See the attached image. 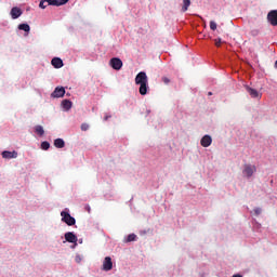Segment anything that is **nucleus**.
<instances>
[{
    "label": "nucleus",
    "instance_id": "obj_1",
    "mask_svg": "<svg viewBox=\"0 0 277 277\" xmlns=\"http://www.w3.org/2000/svg\"><path fill=\"white\" fill-rule=\"evenodd\" d=\"M135 84L140 85L138 92L141 96L148 94V76H146L145 71H141L136 75Z\"/></svg>",
    "mask_w": 277,
    "mask_h": 277
},
{
    "label": "nucleus",
    "instance_id": "obj_2",
    "mask_svg": "<svg viewBox=\"0 0 277 277\" xmlns=\"http://www.w3.org/2000/svg\"><path fill=\"white\" fill-rule=\"evenodd\" d=\"M69 0H41L39 3V8H41V10H47V5L44 3H48V5H54L56 8H60V5H66V3Z\"/></svg>",
    "mask_w": 277,
    "mask_h": 277
},
{
    "label": "nucleus",
    "instance_id": "obj_3",
    "mask_svg": "<svg viewBox=\"0 0 277 277\" xmlns=\"http://www.w3.org/2000/svg\"><path fill=\"white\" fill-rule=\"evenodd\" d=\"M61 216H62V222H65L67 226H75V224H77V221L75 220V217L70 215L69 212L62 211Z\"/></svg>",
    "mask_w": 277,
    "mask_h": 277
},
{
    "label": "nucleus",
    "instance_id": "obj_4",
    "mask_svg": "<svg viewBox=\"0 0 277 277\" xmlns=\"http://www.w3.org/2000/svg\"><path fill=\"white\" fill-rule=\"evenodd\" d=\"M254 172H256V166L245 164L242 173L247 176V179H250Z\"/></svg>",
    "mask_w": 277,
    "mask_h": 277
},
{
    "label": "nucleus",
    "instance_id": "obj_5",
    "mask_svg": "<svg viewBox=\"0 0 277 277\" xmlns=\"http://www.w3.org/2000/svg\"><path fill=\"white\" fill-rule=\"evenodd\" d=\"M267 21L273 25V27H277V10L269 11L267 14Z\"/></svg>",
    "mask_w": 277,
    "mask_h": 277
},
{
    "label": "nucleus",
    "instance_id": "obj_6",
    "mask_svg": "<svg viewBox=\"0 0 277 277\" xmlns=\"http://www.w3.org/2000/svg\"><path fill=\"white\" fill-rule=\"evenodd\" d=\"M64 94H66V89L64 87H56L51 96L52 98H62Z\"/></svg>",
    "mask_w": 277,
    "mask_h": 277
},
{
    "label": "nucleus",
    "instance_id": "obj_7",
    "mask_svg": "<svg viewBox=\"0 0 277 277\" xmlns=\"http://www.w3.org/2000/svg\"><path fill=\"white\" fill-rule=\"evenodd\" d=\"M113 268H114V262H111V259L109 256H106L103 262L104 272H111Z\"/></svg>",
    "mask_w": 277,
    "mask_h": 277
},
{
    "label": "nucleus",
    "instance_id": "obj_8",
    "mask_svg": "<svg viewBox=\"0 0 277 277\" xmlns=\"http://www.w3.org/2000/svg\"><path fill=\"white\" fill-rule=\"evenodd\" d=\"M110 66L114 70H120L122 68V60L114 57L110 60Z\"/></svg>",
    "mask_w": 277,
    "mask_h": 277
},
{
    "label": "nucleus",
    "instance_id": "obj_9",
    "mask_svg": "<svg viewBox=\"0 0 277 277\" xmlns=\"http://www.w3.org/2000/svg\"><path fill=\"white\" fill-rule=\"evenodd\" d=\"M213 143V138L211 137V135L206 134L201 141L200 144L203 148H209V146Z\"/></svg>",
    "mask_w": 277,
    "mask_h": 277
},
{
    "label": "nucleus",
    "instance_id": "obj_10",
    "mask_svg": "<svg viewBox=\"0 0 277 277\" xmlns=\"http://www.w3.org/2000/svg\"><path fill=\"white\" fill-rule=\"evenodd\" d=\"M16 157H18V153L16 150H13V151L4 150V151H2V158L3 159H16Z\"/></svg>",
    "mask_w": 277,
    "mask_h": 277
},
{
    "label": "nucleus",
    "instance_id": "obj_11",
    "mask_svg": "<svg viewBox=\"0 0 277 277\" xmlns=\"http://www.w3.org/2000/svg\"><path fill=\"white\" fill-rule=\"evenodd\" d=\"M23 15V11L21 8L15 6L11 9V17L15 21L16 18H19V16Z\"/></svg>",
    "mask_w": 277,
    "mask_h": 277
},
{
    "label": "nucleus",
    "instance_id": "obj_12",
    "mask_svg": "<svg viewBox=\"0 0 277 277\" xmlns=\"http://www.w3.org/2000/svg\"><path fill=\"white\" fill-rule=\"evenodd\" d=\"M65 241H68V243H77V236L71 232H67L65 234Z\"/></svg>",
    "mask_w": 277,
    "mask_h": 277
},
{
    "label": "nucleus",
    "instance_id": "obj_13",
    "mask_svg": "<svg viewBox=\"0 0 277 277\" xmlns=\"http://www.w3.org/2000/svg\"><path fill=\"white\" fill-rule=\"evenodd\" d=\"M51 64L54 68H62L64 66V61L60 57H54L52 58Z\"/></svg>",
    "mask_w": 277,
    "mask_h": 277
},
{
    "label": "nucleus",
    "instance_id": "obj_14",
    "mask_svg": "<svg viewBox=\"0 0 277 277\" xmlns=\"http://www.w3.org/2000/svg\"><path fill=\"white\" fill-rule=\"evenodd\" d=\"M246 90H247L248 94H250L251 98H260L261 97V94H259V91H256L255 89L246 87Z\"/></svg>",
    "mask_w": 277,
    "mask_h": 277
},
{
    "label": "nucleus",
    "instance_id": "obj_15",
    "mask_svg": "<svg viewBox=\"0 0 277 277\" xmlns=\"http://www.w3.org/2000/svg\"><path fill=\"white\" fill-rule=\"evenodd\" d=\"M62 106L66 109V111H68L72 108V102H70L69 100H63Z\"/></svg>",
    "mask_w": 277,
    "mask_h": 277
},
{
    "label": "nucleus",
    "instance_id": "obj_16",
    "mask_svg": "<svg viewBox=\"0 0 277 277\" xmlns=\"http://www.w3.org/2000/svg\"><path fill=\"white\" fill-rule=\"evenodd\" d=\"M55 148H64L66 146V142H64L62 138H56L54 141Z\"/></svg>",
    "mask_w": 277,
    "mask_h": 277
},
{
    "label": "nucleus",
    "instance_id": "obj_17",
    "mask_svg": "<svg viewBox=\"0 0 277 277\" xmlns=\"http://www.w3.org/2000/svg\"><path fill=\"white\" fill-rule=\"evenodd\" d=\"M18 29L21 31H26L27 34H29V31H31V27H29V24H19Z\"/></svg>",
    "mask_w": 277,
    "mask_h": 277
},
{
    "label": "nucleus",
    "instance_id": "obj_18",
    "mask_svg": "<svg viewBox=\"0 0 277 277\" xmlns=\"http://www.w3.org/2000/svg\"><path fill=\"white\" fill-rule=\"evenodd\" d=\"M35 133H37V135H40V137H42V135H44V128L42 126H36Z\"/></svg>",
    "mask_w": 277,
    "mask_h": 277
},
{
    "label": "nucleus",
    "instance_id": "obj_19",
    "mask_svg": "<svg viewBox=\"0 0 277 277\" xmlns=\"http://www.w3.org/2000/svg\"><path fill=\"white\" fill-rule=\"evenodd\" d=\"M189 5H192V0H183L182 12H187Z\"/></svg>",
    "mask_w": 277,
    "mask_h": 277
},
{
    "label": "nucleus",
    "instance_id": "obj_20",
    "mask_svg": "<svg viewBox=\"0 0 277 277\" xmlns=\"http://www.w3.org/2000/svg\"><path fill=\"white\" fill-rule=\"evenodd\" d=\"M49 148H51V144L47 141L41 143V149L42 150H49Z\"/></svg>",
    "mask_w": 277,
    "mask_h": 277
},
{
    "label": "nucleus",
    "instance_id": "obj_21",
    "mask_svg": "<svg viewBox=\"0 0 277 277\" xmlns=\"http://www.w3.org/2000/svg\"><path fill=\"white\" fill-rule=\"evenodd\" d=\"M137 239V236L135 234L128 235L127 242L135 241Z\"/></svg>",
    "mask_w": 277,
    "mask_h": 277
},
{
    "label": "nucleus",
    "instance_id": "obj_22",
    "mask_svg": "<svg viewBox=\"0 0 277 277\" xmlns=\"http://www.w3.org/2000/svg\"><path fill=\"white\" fill-rule=\"evenodd\" d=\"M210 29H212V31H215V29H217V24L214 21L210 22Z\"/></svg>",
    "mask_w": 277,
    "mask_h": 277
},
{
    "label": "nucleus",
    "instance_id": "obj_23",
    "mask_svg": "<svg viewBox=\"0 0 277 277\" xmlns=\"http://www.w3.org/2000/svg\"><path fill=\"white\" fill-rule=\"evenodd\" d=\"M215 47H222V38H217L214 40Z\"/></svg>",
    "mask_w": 277,
    "mask_h": 277
},
{
    "label": "nucleus",
    "instance_id": "obj_24",
    "mask_svg": "<svg viewBox=\"0 0 277 277\" xmlns=\"http://www.w3.org/2000/svg\"><path fill=\"white\" fill-rule=\"evenodd\" d=\"M88 129H90V126L88 123L81 124V131H88Z\"/></svg>",
    "mask_w": 277,
    "mask_h": 277
},
{
    "label": "nucleus",
    "instance_id": "obj_25",
    "mask_svg": "<svg viewBox=\"0 0 277 277\" xmlns=\"http://www.w3.org/2000/svg\"><path fill=\"white\" fill-rule=\"evenodd\" d=\"M261 208H254L253 209V213H254V215H261Z\"/></svg>",
    "mask_w": 277,
    "mask_h": 277
},
{
    "label": "nucleus",
    "instance_id": "obj_26",
    "mask_svg": "<svg viewBox=\"0 0 277 277\" xmlns=\"http://www.w3.org/2000/svg\"><path fill=\"white\" fill-rule=\"evenodd\" d=\"M162 81H163V83H166V84H168V83H170V80L168 79V78H162Z\"/></svg>",
    "mask_w": 277,
    "mask_h": 277
},
{
    "label": "nucleus",
    "instance_id": "obj_27",
    "mask_svg": "<svg viewBox=\"0 0 277 277\" xmlns=\"http://www.w3.org/2000/svg\"><path fill=\"white\" fill-rule=\"evenodd\" d=\"M76 263H81V256L79 255L76 256Z\"/></svg>",
    "mask_w": 277,
    "mask_h": 277
},
{
    "label": "nucleus",
    "instance_id": "obj_28",
    "mask_svg": "<svg viewBox=\"0 0 277 277\" xmlns=\"http://www.w3.org/2000/svg\"><path fill=\"white\" fill-rule=\"evenodd\" d=\"M109 118H111V116H105V117H104V120L107 121V120H109Z\"/></svg>",
    "mask_w": 277,
    "mask_h": 277
},
{
    "label": "nucleus",
    "instance_id": "obj_29",
    "mask_svg": "<svg viewBox=\"0 0 277 277\" xmlns=\"http://www.w3.org/2000/svg\"><path fill=\"white\" fill-rule=\"evenodd\" d=\"M85 210L88 211V213H90V206H87Z\"/></svg>",
    "mask_w": 277,
    "mask_h": 277
},
{
    "label": "nucleus",
    "instance_id": "obj_30",
    "mask_svg": "<svg viewBox=\"0 0 277 277\" xmlns=\"http://www.w3.org/2000/svg\"><path fill=\"white\" fill-rule=\"evenodd\" d=\"M212 95H213V93H212V92H209V93H208V96H212Z\"/></svg>",
    "mask_w": 277,
    "mask_h": 277
},
{
    "label": "nucleus",
    "instance_id": "obj_31",
    "mask_svg": "<svg viewBox=\"0 0 277 277\" xmlns=\"http://www.w3.org/2000/svg\"><path fill=\"white\" fill-rule=\"evenodd\" d=\"M233 277H242L241 275H234Z\"/></svg>",
    "mask_w": 277,
    "mask_h": 277
},
{
    "label": "nucleus",
    "instance_id": "obj_32",
    "mask_svg": "<svg viewBox=\"0 0 277 277\" xmlns=\"http://www.w3.org/2000/svg\"><path fill=\"white\" fill-rule=\"evenodd\" d=\"M275 68H277V61L275 62Z\"/></svg>",
    "mask_w": 277,
    "mask_h": 277
}]
</instances>
